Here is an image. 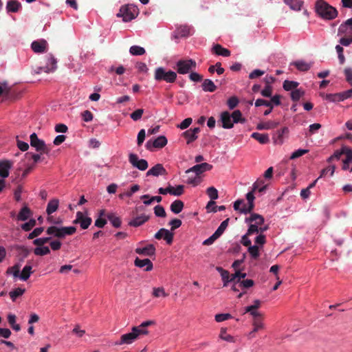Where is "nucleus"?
I'll return each instance as SVG.
<instances>
[{
    "instance_id": "obj_1",
    "label": "nucleus",
    "mask_w": 352,
    "mask_h": 352,
    "mask_svg": "<svg viewBox=\"0 0 352 352\" xmlns=\"http://www.w3.org/2000/svg\"><path fill=\"white\" fill-rule=\"evenodd\" d=\"M316 11L320 17L327 20H332L338 16L337 10L324 0L316 1Z\"/></svg>"
},
{
    "instance_id": "obj_2",
    "label": "nucleus",
    "mask_w": 352,
    "mask_h": 352,
    "mask_svg": "<svg viewBox=\"0 0 352 352\" xmlns=\"http://www.w3.org/2000/svg\"><path fill=\"white\" fill-rule=\"evenodd\" d=\"M154 79L157 82L165 81L167 83H173L177 79V73L159 67L155 69Z\"/></svg>"
},
{
    "instance_id": "obj_3",
    "label": "nucleus",
    "mask_w": 352,
    "mask_h": 352,
    "mask_svg": "<svg viewBox=\"0 0 352 352\" xmlns=\"http://www.w3.org/2000/svg\"><path fill=\"white\" fill-rule=\"evenodd\" d=\"M144 210L145 208L143 206L135 207L131 212L132 219L129 222V226L132 227H139L146 223L149 219V216L145 214H138L139 212H141Z\"/></svg>"
},
{
    "instance_id": "obj_4",
    "label": "nucleus",
    "mask_w": 352,
    "mask_h": 352,
    "mask_svg": "<svg viewBox=\"0 0 352 352\" xmlns=\"http://www.w3.org/2000/svg\"><path fill=\"white\" fill-rule=\"evenodd\" d=\"M76 230V228L74 226L61 228L50 226L47 229L46 233L48 235L54 236L59 239H63L67 235H72L74 234Z\"/></svg>"
},
{
    "instance_id": "obj_5",
    "label": "nucleus",
    "mask_w": 352,
    "mask_h": 352,
    "mask_svg": "<svg viewBox=\"0 0 352 352\" xmlns=\"http://www.w3.org/2000/svg\"><path fill=\"white\" fill-rule=\"evenodd\" d=\"M139 13L138 8L133 5L121 7L118 16H121L124 22H129L135 19Z\"/></svg>"
},
{
    "instance_id": "obj_6",
    "label": "nucleus",
    "mask_w": 352,
    "mask_h": 352,
    "mask_svg": "<svg viewBox=\"0 0 352 352\" xmlns=\"http://www.w3.org/2000/svg\"><path fill=\"white\" fill-rule=\"evenodd\" d=\"M30 145L35 148L37 152L41 154H48L50 148L45 144V142L40 140L35 133L30 135Z\"/></svg>"
},
{
    "instance_id": "obj_7",
    "label": "nucleus",
    "mask_w": 352,
    "mask_h": 352,
    "mask_svg": "<svg viewBox=\"0 0 352 352\" xmlns=\"http://www.w3.org/2000/svg\"><path fill=\"white\" fill-rule=\"evenodd\" d=\"M177 72L180 74L189 73L192 69L196 68L197 64L192 59L179 60L176 63Z\"/></svg>"
},
{
    "instance_id": "obj_8",
    "label": "nucleus",
    "mask_w": 352,
    "mask_h": 352,
    "mask_svg": "<svg viewBox=\"0 0 352 352\" xmlns=\"http://www.w3.org/2000/svg\"><path fill=\"white\" fill-rule=\"evenodd\" d=\"M129 161L133 166L140 170H145L147 169L148 164L146 160L139 159L138 156L134 153H130L129 155Z\"/></svg>"
},
{
    "instance_id": "obj_9",
    "label": "nucleus",
    "mask_w": 352,
    "mask_h": 352,
    "mask_svg": "<svg viewBox=\"0 0 352 352\" xmlns=\"http://www.w3.org/2000/svg\"><path fill=\"white\" fill-rule=\"evenodd\" d=\"M167 139L164 135H160L154 141H148L146 143V148L149 151H152L153 148H162L167 144Z\"/></svg>"
},
{
    "instance_id": "obj_10",
    "label": "nucleus",
    "mask_w": 352,
    "mask_h": 352,
    "mask_svg": "<svg viewBox=\"0 0 352 352\" xmlns=\"http://www.w3.org/2000/svg\"><path fill=\"white\" fill-rule=\"evenodd\" d=\"M136 329H132V331L121 336L120 340L114 343L115 345H122L124 344H130L135 342L137 339V334L135 333Z\"/></svg>"
},
{
    "instance_id": "obj_11",
    "label": "nucleus",
    "mask_w": 352,
    "mask_h": 352,
    "mask_svg": "<svg viewBox=\"0 0 352 352\" xmlns=\"http://www.w3.org/2000/svg\"><path fill=\"white\" fill-rule=\"evenodd\" d=\"M56 59L52 54H50L47 56V65L45 67H38L36 73L39 74L42 72H44L45 73L53 72L56 69Z\"/></svg>"
},
{
    "instance_id": "obj_12",
    "label": "nucleus",
    "mask_w": 352,
    "mask_h": 352,
    "mask_svg": "<svg viewBox=\"0 0 352 352\" xmlns=\"http://www.w3.org/2000/svg\"><path fill=\"white\" fill-rule=\"evenodd\" d=\"M212 168V166L208 163L204 162L199 164L195 165L186 171V174L194 173L196 175L200 176L201 173L205 171L210 170Z\"/></svg>"
},
{
    "instance_id": "obj_13",
    "label": "nucleus",
    "mask_w": 352,
    "mask_h": 352,
    "mask_svg": "<svg viewBox=\"0 0 352 352\" xmlns=\"http://www.w3.org/2000/svg\"><path fill=\"white\" fill-rule=\"evenodd\" d=\"M92 219L91 217H85L82 212H77L76 218L74 221V223H78L83 230L87 229L91 225Z\"/></svg>"
},
{
    "instance_id": "obj_14",
    "label": "nucleus",
    "mask_w": 352,
    "mask_h": 352,
    "mask_svg": "<svg viewBox=\"0 0 352 352\" xmlns=\"http://www.w3.org/2000/svg\"><path fill=\"white\" fill-rule=\"evenodd\" d=\"M173 237L174 234L165 228L160 229L155 234V238L156 239L160 240L164 239L168 245H170L173 243Z\"/></svg>"
},
{
    "instance_id": "obj_15",
    "label": "nucleus",
    "mask_w": 352,
    "mask_h": 352,
    "mask_svg": "<svg viewBox=\"0 0 352 352\" xmlns=\"http://www.w3.org/2000/svg\"><path fill=\"white\" fill-rule=\"evenodd\" d=\"M200 132L199 127H195L193 129H190L182 133V135L184 138L186 139V143L190 144L195 140H196L198 138L197 134Z\"/></svg>"
},
{
    "instance_id": "obj_16",
    "label": "nucleus",
    "mask_w": 352,
    "mask_h": 352,
    "mask_svg": "<svg viewBox=\"0 0 352 352\" xmlns=\"http://www.w3.org/2000/svg\"><path fill=\"white\" fill-rule=\"evenodd\" d=\"M220 120L222 127L224 129H232L234 126L231 115L228 111H223L221 113Z\"/></svg>"
},
{
    "instance_id": "obj_17",
    "label": "nucleus",
    "mask_w": 352,
    "mask_h": 352,
    "mask_svg": "<svg viewBox=\"0 0 352 352\" xmlns=\"http://www.w3.org/2000/svg\"><path fill=\"white\" fill-rule=\"evenodd\" d=\"M167 172L166 169L164 168L162 164H157L151 169H149L146 173V176L153 175L155 177H157L159 175H166Z\"/></svg>"
},
{
    "instance_id": "obj_18",
    "label": "nucleus",
    "mask_w": 352,
    "mask_h": 352,
    "mask_svg": "<svg viewBox=\"0 0 352 352\" xmlns=\"http://www.w3.org/2000/svg\"><path fill=\"white\" fill-rule=\"evenodd\" d=\"M47 43L46 41L42 39L35 41L32 43L31 47L36 53H43L46 51Z\"/></svg>"
},
{
    "instance_id": "obj_19",
    "label": "nucleus",
    "mask_w": 352,
    "mask_h": 352,
    "mask_svg": "<svg viewBox=\"0 0 352 352\" xmlns=\"http://www.w3.org/2000/svg\"><path fill=\"white\" fill-rule=\"evenodd\" d=\"M134 264L136 267L140 268L146 267L144 270L146 272L151 271L153 267L152 262L148 258L140 259L139 258H136L134 261Z\"/></svg>"
},
{
    "instance_id": "obj_20",
    "label": "nucleus",
    "mask_w": 352,
    "mask_h": 352,
    "mask_svg": "<svg viewBox=\"0 0 352 352\" xmlns=\"http://www.w3.org/2000/svg\"><path fill=\"white\" fill-rule=\"evenodd\" d=\"M12 163L8 160L0 161V176L6 178L9 175V170L11 168Z\"/></svg>"
},
{
    "instance_id": "obj_21",
    "label": "nucleus",
    "mask_w": 352,
    "mask_h": 352,
    "mask_svg": "<svg viewBox=\"0 0 352 352\" xmlns=\"http://www.w3.org/2000/svg\"><path fill=\"white\" fill-rule=\"evenodd\" d=\"M194 32L193 28L188 25H181L177 28V33L182 37H186Z\"/></svg>"
},
{
    "instance_id": "obj_22",
    "label": "nucleus",
    "mask_w": 352,
    "mask_h": 352,
    "mask_svg": "<svg viewBox=\"0 0 352 352\" xmlns=\"http://www.w3.org/2000/svg\"><path fill=\"white\" fill-rule=\"evenodd\" d=\"M291 65H294L300 72H307L312 67L313 63H307L305 60H298L292 62Z\"/></svg>"
},
{
    "instance_id": "obj_23",
    "label": "nucleus",
    "mask_w": 352,
    "mask_h": 352,
    "mask_svg": "<svg viewBox=\"0 0 352 352\" xmlns=\"http://www.w3.org/2000/svg\"><path fill=\"white\" fill-rule=\"evenodd\" d=\"M135 252L138 254L151 256L155 254V248L153 244H149L144 248H137Z\"/></svg>"
},
{
    "instance_id": "obj_24",
    "label": "nucleus",
    "mask_w": 352,
    "mask_h": 352,
    "mask_svg": "<svg viewBox=\"0 0 352 352\" xmlns=\"http://www.w3.org/2000/svg\"><path fill=\"white\" fill-rule=\"evenodd\" d=\"M211 51L212 53L218 56H222L223 57H228L230 56V51L223 47L220 44L214 45Z\"/></svg>"
},
{
    "instance_id": "obj_25",
    "label": "nucleus",
    "mask_w": 352,
    "mask_h": 352,
    "mask_svg": "<svg viewBox=\"0 0 352 352\" xmlns=\"http://www.w3.org/2000/svg\"><path fill=\"white\" fill-rule=\"evenodd\" d=\"M289 133V129L287 126L282 128L276 132L274 138V142L277 144H282L284 141L285 136Z\"/></svg>"
},
{
    "instance_id": "obj_26",
    "label": "nucleus",
    "mask_w": 352,
    "mask_h": 352,
    "mask_svg": "<svg viewBox=\"0 0 352 352\" xmlns=\"http://www.w3.org/2000/svg\"><path fill=\"white\" fill-rule=\"evenodd\" d=\"M246 223H254V224H256L258 226L263 225L264 223V218L263 216L256 214V213H252L251 215L245 219Z\"/></svg>"
},
{
    "instance_id": "obj_27",
    "label": "nucleus",
    "mask_w": 352,
    "mask_h": 352,
    "mask_svg": "<svg viewBox=\"0 0 352 352\" xmlns=\"http://www.w3.org/2000/svg\"><path fill=\"white\" fill-rule=\"evenodd\" d=\"M3 95L6 99L12 98L11 87H8L6 82L0 83V96Z\"/></svg>"
},
{
    "instance_id": "obj_28",
    "label": "nucleus",
    "mask_w": 352,
    "mask_h": 352,
    "mask_svg": "<svg viewBox=\"0 0 352 352\" xmlns=\"http://www.w3.org/2000/svg\"><path fill=\"white\" fill-rule=\"evenodd\" d=\"M21 7V3L17 0H9L7 3L6 9L8 12H16Z\"/></svg>"
},
{
    "instance_id": "obj_29",
    "label": "nucleus",
    "mask_w": 352,
    "mask_h": 352,
    "mask_svg": "<svg viewBox=\"0 0 352 352\" xmlns=\"http://www.w3.org/2000/svg\"><path fill=\"white\" fill-rule=\"evenodd\" d=\"M251 137L257 140L259 143L263 144L268 143L270 142V138L267 134L255 132L251 135Z\"/></svg>"
},
{
    "instance_id": "obj_30",
    "label": "nucleus",
    "mask_w": 352,
    "mask_h": 352,
    "mask_svg": "<svg viewBox=\"0 0 352 352\" xmlns=\"http://www.w3.org/2000/svg\"><path fill=\"white\" fill-rule=\"evenodd\" d=\"M267 187V184H265V182L263 179H257L253 184V191H258L260 193H263L265 192Z\"/></svg>"
},
{
    "instance_id": "obj_31",
    "label": "nucleus",
    "mask_w": 352,
    "mask_h": 352,
    "mask_svg": "<svg viewBox=\"0 0 352 352\" xmlns=\"http://www.w3.org/2000/svg\"><path fill=\"white\" fill-rule=\"evenodd\" d=\"M283 1L294 10H300L303 4V1L301 0H283Z\"/></svg>"
},
{
    "instance_id": "obj_32",
    "label": "nucleus",
    "mask_w": 352,
    "mask_h": 352,
    "mask_svg": "<svg viewBox=\"0 0 352 352\" xmlns=\"http://www.w3.org/2000/svg\"><path fill=\"white\" fill-rule=\"evenodd\" d=\"M32 214V212L29 208L25 206L21 208L17 215V219L19 221H26Z\"/></svg>"
},
{
    "instance_id": "obj_33",
    "label": "nucleus",
    "mask_w": 352,
    "mask_h": 352,
    "mask_svg": "<svg viewBox=\"0 0 352 352\" xmlns=\"http://www.w3.org/2000/svg\"><path fill=\"white\" fill-rule=\"evenodd\" d=\"M32 269V267L30 265H25L22 270L21 273L19 276L20 279L24 281L27 280L30 278V275L33 273Z\"/></svg>"
},
{
    "instance_id": "obj_34",
    "label": "nucleus",
    "mask_w": 352,
    "mask_h": 352,
    "mask_svg": "<svg viewBox=\"0 0 352 352\" xmlns=\"http://www.w3.org/2000/svg\"><path fill=\"white\" fill-rule=\"evenodd\" d=\"M184 206V202L181 200H175L170 204V210L175 213L178 214L183 210Z\"/></svg>"
},
{
    "instance_id": "obj_35",
    "label": "nucleus",
    "mask_w": 352,
    "mask_h": 352,
    "mask_svg": "<svg viewBox=\"0 0 352 352\" xmlns=\"http://www.w3.org/2000/svg\"><path fill=\"white\" fill-rule=\"evenodd\" d=\"M202 89L205 91L213 92L216 90L217 87L214 82L210 79H205L202 83Z\"/></svg>"
},
{
    "instance_id": "obj_36",
    "label": "nucleus",
    "mask_w": 352,
    "mask_h": 352,
    "mask_svg": "<svg viewBox=\"0 0 352 352\" xmlns=\"http://www.w3.org/2000/svg\"><path fill=\"white\" fill-rule=\"evenodd\" d=\"M107 218L111 222L112 226L116 228H120L121 226V219L120 217L115 215L113 213H109L107 214Z\"/></svg>"
},
{
    "instance_id": "obj_37",
    "label": "nucleus",
    "mask_w": 352,
    "mask_h": 352,
    "mask_svg": "<svg viewBox=\"0 0 352 352\" xmlns=\"http://www.w3.org/2000/svg\"><path fill=\"white\" fill-rule=\"evenodd\" d=\"M58 204H59L58 200L56 199L50 201L49 203L47 204V209H46V212H47V214L50 215V214H52L53 212H54L55 211H56L58 208Z\"/></svg>"
},
{
    "instance_id": "obj_38",
    "label": "nucleus",
    "mask_w": 352,
    "mask_h": 352,
    "mask_svg": "<svg viewBox=\"0 0 352 352\" xmlns=\"http://www.w3.org/2000/svg\"><path fill=\"white\" fill-rule=\"evenodd\" d=\"M278 125V122H276L274 121H268L266 122L259 123L256 128L258 130H263V129H274Z\"/></svg>"
},
{
    "instance_id": "obj_39",
    "label": "nucleus",
    "mask_w": 352,
    "mask_h": 352,
    "mask_svg": "<svg viewBox=\"0 0 352 352\" xmlns=\"http://www.w3.org/2000/svg\"><path fill=\"white\" fill-rule=\"evenodd\" d=\"M299 83L296 81L286 80L283 82V89L285 91H294L297 89Z\"/></svg>"
},
{
    "instance_id": "obj_40",
    "label": "nucleus",
    "mask_w": 352,
    "mask_h": 352,
    "mask_svg": "<svg viewBox=\"0 0 352 352\" xmlns=\"http://www.w3.org/2000/svg\"><path fill=\"white\" fill-rule=\"evenodd\" d=\"M349 26H352V18L347 19L340 25L338 35L346 34Z\"/></svg>"
},
{
    "instance_id": "obj_41",
    "label": "nucleus",
    "mask_w": 352,
    "mask_h": 352,
    "mask_svg": "<svg viewBox=\"0 0 352 352\" xmlns=\"http://www.w3.org/2000/svg\"><path fill=\"white\" fill-rule=\"evenodd\" d=\"M206 209L208 211L216 212L217 210H219V211L225 210L226 206H217L215 205V202L214 201H210L206 206Z\"/></svg>"
},
{
    "instance_id": "obj_42",
    "label": "nucleus",
    "mask_w": 352,
    "mask_h": 352,
    "mask_svg": "<svg viewBox=\"0 0 352 352\" xmlns=\"http://www.w3.org/2000/svg\"><path fill=\"white\" fill-rule=\"evenodd\" d=\"M129 52L133 56H141L145 54L144 47L138 45H133L129 49Z\"/></svg>"
},
{
    "instance_id": "obj_43",
    "label": "nucleus",
    "mask_w": 352,
    "mask_h": 352,
    "mask_svg": "<svg viewBox=\"0 0 352 352\" xmlns=\"http://www.w3.org/2000/svg\"><path fill=\"white\" fill-rule=\"evenodd\" d=\"M325 100L329 102H340L342 101L341 93L328 94L324 96Z\"/></svg>"
},
{
    "instance_id": "obj_44",
    "label": "nucleus",
    "mask_w": 352,
    "mask_h": 352,
    "mask_svg": "<svg viewBox=\"0 0 352 352\" xmlns=\"http://www.w3.org/2000/svg\"><path fill=\"white\" fill-rule=\"evenodd\" d=\"M231 115L234 123H243L245 119L242 117V113L239 110H235Z\"/></svg>"
},
{
    "instance_id": "obj_45",
    "label": "nucleus",
    "mask_w": 352,
    "mask_h": 352,
    "mask_svg": "<svg viewBox=\"0 0 352 352\" xmlns=\"http://www.w3.org/2000/svg\"><path fill=\"white\" fill-rule=\"evenodd\" d=\"M50 253V250L47 246L36 247L34 250V254L36 256H44Z\"/></svg>"
},
{
    "instance_id": "obj_46",
    "label": "nucleus",
    "mask_w": 352,
    "mask_h": 352,
    "mask_svg": "<svg viewBox=\"0 0 352 352\" xmlns=\"http://www.w3.org/2000/svg\"><path fill=\"white\" fill-rule=\"evenodd\" d=\"M291 98L293 101H298L302 96L305 95V91L302 89H296L290 94Z\"/></svg>"
},
{
    "instance_id": "obj_47",
    "label": "nucleus",
    "mask_w": 352,
    "mask_h": 352,
    "mask_svg": "<svg viewBox=\"0 0 352 352\" xmlns=\"http://www.w3.org/2000/svg\"><path fill=\"white\" fill-rule=\"evenodd\" d=\"M153 296L155 298L159 297H166L168 296V294L166 293L164 288L162 287H154L153 289Z\"/></svg>"
},
{
    "instance_id": "obj_48",
    "label": "nucleus",
    "mask_w": 352,
    "mask_h": 352,
    "mask_svg": "<svg viewBox=\"0 0 352 352\" xmlns=\"http://www.w3.org/2000/svg\"><path fill=\"white\" fill-rule=\"evenodd\" d=\"M349 151H352V149L347 146H342L341 150H338L335 151V153L333 155V157L336 159L339 160L341 155H344L346 157L348 155Z\"/></svg>"
},
{
    "instance_id": "obj_49",
    "label": "nucleus",
    "mask_w": 352,
    "mask_h": 352,
    "mask_svg": "<svg viewBox=\"0 0 352 352\" xmlns=\"http://www.w3.org/2000/svg\"><path fill=\"white\" fill-rule=\"evenodd\" d=\"M352 162V151H348V155L345 157L344 160H343V166L342 169L343 170H350V171H352V167L349 168V163Z\"/></svg>"
},
{
    "instance_id": "obj_50",
    "label": "nucleus",
    "mask_w": 352,
    "mask_h": 352,
    "mask_svg": "<svg viewBox=\"0 0 352 352\" xmlns=\"http://www.w3.org/2000/svg\"><path fill=\"white\" fill-rule=\"evenodd\" d=\"M25 289H22V288H20V287H18L15 289H14L13 291H11L10 292V296L12 299V301H15L16 298L22 296L23 294V293L25 292Z\"/></svg>"
},
{
    "instance_id": "obj_51",
    "label": "nucleus",
    "mask_w": 352,
    "mask_h": 352,
    "mask_svg": "<svg viewBox=\"0 0 352 352\" xmlns=\"http://www.w3.org/2000/svg\"><path fill=\"white\" fill-rule=\"evenodd\" d=\"M201 182V177L195 174V176H188L187 179V184H192L194 186L199 185Z\"/></svg>"
},
{
    "instance_id": "obj_52",
    "label": "nucleus",
    "mask_w": 352,
    "mask_h": 352,
    "mask_svg": "<svg viewBox=\"0 0 352 352\" xmlns=\"http://www.w3.org/2000/svg\"><path fill=\"white\" fill-rule=\"evenodd\" d=\"M248 252L250 254L251 256L254 258L257 259L259 256V248L257 245H250L248 247Z\"/></svg>"
},
{
    "instance_id": "obj_53",
    "label": "nucleus",
    "mask_w": 352,
    "mask_h": 352,
    "mask_svg": "<svg viewBox=\"0 0 352 352\" xmlns=\"http://www.w3.org/2000/svg\"><path fill=\"white\" fill-rule=\"evenodd\" d=\"M229 221H230V219L227 218L226 220H224L223 221L221 222L220 226L218 227V228L215 231V232L217 233V235H219V236H221V235L224 232V231L227 228V227L228 226Z\"/></svg>"
},
{
    "instance_id": "obj_54",
    "label": "nucleus",
    "mask_w": 352,
    "mask_h": 352,
    "mask_svg": "<svg viewBox=\"0 0 352 352\" xmlns=\"http://www.w3.org/2000/svg\"><path fill=\"white\" fill-rule=\"evenodd\" d=\"M36 224V221L34 219H30L29 221L21 225V228L23 230L28 232L31 230Z\"/></svg>"
},
{
    "instance_id": "obj_55",
    "label": "nucleus",
    "mask_w": 352,
    "mask_h": 352,
    "mask_svg": "<svg viewBox=\"0 0 352 352\" xmlns=\"http://www.w3.org/2000/svg\"><path fill=\"white\" fill-rule=\"evenodd\" d=\"M20 271V265L16 264L12 267H8L6 271V274H12L14 277H19Z\"/></svg>"
},
{
    "instance_id": "obj_56",
    "label": "nucleus",
    "mask_w": 352,
    "mask_h": 352,
    "mask_svg": "<svg viewBox=\"0 0 352 352\" xmlns=\"http://www.w3.org/2000/svg\"><path fill=\"white\" fill-rule=\"evenodd\" d=\"M207 195L211 199V201L218 199V191L213 187H209L206 190Z\"/></svg>"
},
{
    "instance_id": "obj_57",
    "label": "nucleus",
    "mask_w": 352,
    "mask_h": 352,
    "mask_svg": "<svg viewBox=\"0 0 352 352\" xmlns=\"http://www.w3.org/2000/svg\"><path fill=\"white\" fill-rule=\"evenodd\" d=\"M144 113V109H138L134 111L133 113L130 114L131 118L134 121L139 120L142 115Z\"/></svg>"
},
{
    "instance_id": "obj_58",
    "label": "nucleus",
    "mask_w": 352,
    "mask_h": 352,
    "mask_svg": "<svg viewBox=\"0 0 352 352\" xmlns=\"http://www.w3.org/2000/svg\"><path fill=\"white\" fill-rule=\"evenodd\" d=\"M254 208V202H248V205L243 204V207L240 209V212L243 214L250 213Z\"/></svg>"
},
{
    "instance_id": "obj_59",
    "label": "nucleus",
    "mask_w": 352,
    "mask_h": 352,
    "mask_svg": "<svg viewBox=\"0 0 352 352\" xmlns=\"http://www.w3.org/2000/svg\"><path fill=\"white\" fill-rule=\"evenodd\" d=\"M239 283V287L241 288H250L254 285V280L252 279H246L241 281H239V279L238 280Z\"/></svg>"
},
{
    "instance_id": "obj_60",
    "label": "nucleus",
    "mask_w": 352,
    "mask_h": 352,
    "mask_svg": "<svg viewBox=\"0 0 352 352\" xmlns=\"http://www.w3.org/2000/svg\"><path fill=\"white\" fill-rule=\"evenodd\" d=\"M335 166H329L321 170L319 178L324 177L327 174L329 173L330 176H333L335 171Z\"/></svg>"
},
{
    "instance_id": "obj_61",
    "label": "nucleus",
    "mask_w": 352,
    "mask_h": 352,
    "mask_svg": "<svg viewBox=\"0 0 352 352\" xmlns=\"http://www.w3.org/2000/svg\"><path fill=\"white\" fill-rule=\"evenodd\" d=\"M50 239L51 237L38 238L34 240L33 243L37 247H41L43 246L44 244L48 243L50 241Z\"/></svg>"
},
{
    "instance_id": "obj_62",
    "label": "nucleus",
    "mask_w": 352,
    "mask_h": 352,
    "mask_svg": "<svg viewBox=\"0 0 352 352\" xmlns=\"http://www.w3.org/2000/svg\"><path fill=\"white\" fill-rule=\"evenodd\" d=\"M154 212L157 217H165L166 215L164 207L160 205H157L154 208Z\"/></svg>"
},
{
    "instance_id": "obj_63",
    "label": "nucleus",
    "mask_w": 352,
    "mask_h": 352,
    "mask_svg": "<svg viewBox=\"0 0 352 352\" xmlns=\"http://www.w3.org/2000/svg\"><path fill=\"white\" fill-rule=\"evenodd\" d=\"M44 230L43 227L35 228L31 233L28 236V239H33L38 236Z\"/></svg>"
},
{
    "instance_id": "obj_64",
    "label": "nucleus",
    "mask_w": 352,
    "mask_h": 352,
    "mask_svg": "<svg viewBox=\"0 0 352 352\" xmlns=\"http://www.w3.org/2000/svg\"><path fill=\"white\" fill-rule=\"evenodd\" d=\"M239 104V99L236 96L230 97L228 101L227 104L229 107L230 109H234Z\"/></svg>"
}]
</instances>
